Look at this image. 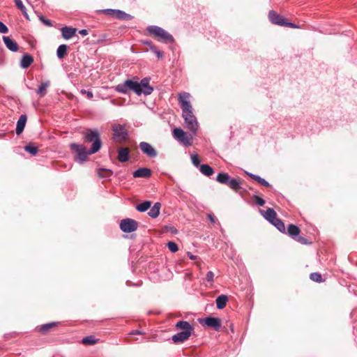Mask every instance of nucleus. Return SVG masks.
Segmentation results:
<instances>
[{
	"label": "nucleus",
	"instance_id": "obj_35",
	"mask_svg": "<svg viewBox=\"0 0 357 357\" xmlns=\"http://www.w3.org/2000/svg\"><path fill=\"white\" fill-rule=\"evenodd\" d=\"M310 280L316 282H321L324 281L322 279V275L319 273L317 272L312 273L310 275Z\"/></svg>",
	"mask_w": 357,
	"mask_h": 357
},
{
	"label": "nucleus",
	"instance_id": "obj_49",
	"mask_svg": "<svg viewBox=\"0 0 357 357\" xmlns=\"http://www.w3.org/2000/svg\"><path fill=\"white\" fill-rule=\"evenodd\" d=\"M145 333L144 332H142L140 331H138V330H135V331H131L129 335H144Z\"/></svg>",
	"mask_w": 357,
	"mask_h": 357
},
{
	"label": "nucleus",
	"instance_id": "obj_31",
	"mask_svg": "<svg viewBox=\"0 0 357 357\" xmlns=\"http://www.w3.org/2000/svg\"><path fill=\"white\" fill-rule=\"evenodd\" d=\"M97 341H98V339L96 338V337L94 335H89V336L84 337L82 340V344H84L85 345H93V344H96L97 342Z\"/></svg>",
	"mask_w": 357,
	"mask_h": 357
},
{
	"label": "nucleus",
	"instance_id": "obj_24",
	"mask_svg": "<svg viewBox=\"0 0 357 357\" xmlns=\"http://www.w3.org/2000/svg\"><path fill=\"white\" fill-rule=\"evenodd\" d=\"M50 81H45V82H43L40 85V86L37 91V94L40 97H44L47 93V89L50 86Z\"/></svg>",
	"mask_w": 357,
	"mask_h": 357
},
{
	"label": "nucleus",
	"instance_id": "obj_12",
	"mask_svg": "<svg viewBox=\"0 0 357 357\" xmlns=\"http://www.w3.org/2000/svg\"><path fill=\"white\" fill-rule=\"evenodd\" d=\"M137 221L130 218L123 219L120 222V229L126 233L135 231L137 230Z\"/></svg>",
	"mask_w": 357,
	"mask_h": 357
},
{
	"label": "nucleus",
	"instance_id": "obj_11",
	"mask_svg": "<svg viewBox=\"0 0 357 357\" xmlns=\"http://www.w3.org/2000/svg\"><path fill=\"white\" fill-rule=\"evenodd\" d=\"M199 322L202 325H206L216 331H219L221 328V320L219 318L208 317L204 319H200Z\"/></svg>",
	"mask_w": 357,
	"mask_h": 357
},
{
	"label": "nucleus",
	"instance_id": "obj_3",
	"mask_svg": "<svg viewBox=\"0 0 357 357\" xmlns=\"http://www.w3.org/2000/svg\"><path fill=\"white\" fill-rule=\"evenodd\" d=\"M175 328L180 331L172 337L173 342L176 344L182 343L187 340L194 331V327L186 321H179L175 325Z\"/></svg>",
	"mask_w": 357,
	"mask_h": 357
},
{
	"label": "nucleus",
	"instance_id": "obj_29",
	"mask_svg": "<svg viewBox=\"0 0 357 357\" xmlns=\"http://www.w3.org/2000/svg\"><path fill=\"white\" fill-rule=\"evenodd\" d=\"M271 224H273L280 231L286 233V228L284 222L279 218L274 220Z\"/></svg>",
	"mask_w": 357,
	"mask_h": 357
},
{
	"label": "nucleus",
	"instance_id": "obj_25",
	"mask_svg": "<svg viewBox=\"0 0 357 357\" xmlns=\"http://www.w3.org/2000/svg\"><path fill=\"white\" fill-rule=\"evenodd\" d=\"M199 170L204 175L210 176L213 174V169L207 164H202L199 167Z\"/></svg>",
	"mask_w": 357,
	"mask_h": 357
},
{
	"label": "nucleus",
	"instance_id": "obj_26",
	"mask_svg": "<svg viewBox=\"0 0 357 357\" xmlns=\"http://www.w3.org/2000/svg\"><path fill=\"white\" fill-rule=\"evenodd\" d=\"M114 17L123 20H131L133 18V17L130 14L120 10H116Z\"/></svg>",
	"mask_w": 357,
	"mask_h": 357
},
{
	"label": "nucleus",
	"instance_id": "obj_15",
	"mask_svg": "<svg viewBox=\"0 0 357 357\" xmlns=\"http://www.w3.org/2000/svg\"><path fill=\"white\" fill-rule=\"evenodd\" d=\"M132 175L135 178H148L151 176V170L147 167H142L135 170Z\"/></svg>",
	"mask_w": 357,
	"mask_h": 357
},
{
	"label": "nucleus",
	"instance_id": "obj_40",
	"mask_svg": "<svg viewBox=\"0 0 357 357\" xmlns=\"http://www.w3.org/2000/svg\"><path fill=\"white\" fill-rule=\"evenodd\" d=\"M191 160H192V164L195 166V167H198L199 166L200 167V160H199V158L197 155H191Z\"/></svg>",
	"mask_w": 357,
	"mask_h": 357
},
{
	"label": "nucleus",
	"instance_id": "obj_13",
	"mask_svg": "<svg viewBox=\"0 0 357 357\" xmlns=\"http://www.w3.org/2000/svg\"><path fill=\"white\" fill-rule=\"evenodd\" d=\"M139 148L143 153L149 158H155L157 156L156 150L148 142H142L139 143Z\"/></svg>",
	"mask_w": 357,
	"mask_h": 357
},
{
	"label": "nucleus",
	"instance_id": "obj_14",
	"mask_svg": "<svg viewBox=\"0 0 357 357\" xmlns=\"http://www.w3.org/2000/svg\"><path fill=\"white\" fill-rule=\"evenodd\" d=\"M3 41L6 47L11 52H16L19 50L17 43L9 36H3Z\"/></svg>",
	"mask_w": 357,
	"mask_h": 357
},
{
	"label": "nucleus",
	"instance_id": "obj_36",
	"mask_svg": "<svg viewBox=\"0 0 357 357\" xmlns=\"http://www.w3.org/2000/svg\"><path fill=\"white\" fill-rule=\"evenodd\" d=\"M24 150L28 153H31L32 155H36L38 151V149L37 146L31 144L26 145L24 147Z\"/></svg>",
	"mask_w": 357,
	"mask_h": 357
},
{
	"label": "nucleus",
	"instance_id": "obj_8",
	"mask_svg": "<svg viewBox=\"0 0 357 357\" xmlns=\"http://www.w3.org/2000/svg\"><path fill=\"white\" fill-rule=\"evenodd\" d=\"M172 135L179 143L185 146H190L192 144V135L187 134L181 128H174Z\"/></svg>",
	"mask_w": 357,
	"mask_h": 357
},
{
	"label": "nucleus",
	"instance_id": "obj_22",
	"mask_svg": "<svg viewBox=\"0 0 357 357\" xmlns=\"http://www.w3.org/2000/svg\"><path fill=\"white\" fill-rule=\"evenodd\" d=\"M161 208V204L159 202H156L154 204V205L151 208L150 211H149L148 214L150 217L152 218H157L160 214V211Z\"/></svg>",
	"mask_w": 357,
	"mask_h": 357
},
{
	"label": "nucleus",
	"instance_id": "obj_41",
	"mask_svg": "<svg viewBox=\"0 0 357 357\" xmlns=\"http://www.w3.org/2000/svg\"><path fill=\"white\" fill-rule=\"evenodd\" d=\"M154 54H155V55L157 56V57L158 59H161L163 57V52L159 50H158V48L155 46V47H151V50Z\"/></svg>",
	"mask_w": 357,
	"mask_h": 357
},
{
	"label": "nucleus",
	"instance_id": "obj_4",
	"mask_svg": "<svg viewBox=\"0 0 357 357\" xmlns=\"http://www.w3.org/2000/svg\"><path fill=\"white\" fill-rule=\"evenodd\" d=\"M146 31L151 35H153L158 41L168 43L174 41L173 36L162 28L151 25L146 28Z\"/></svg>",
	"mask_w": 357,
	"mask_h": 357
},
{
	"label": "nucleus",
	"instance_id": "obj_50",
	"mask_svg": "<svg viewBox=\"0 0 357 357\" xmlns=\"http://www.w3.org/2000/svg\"><path fill=\"white\" fill-rule=\"evenodd\" d=\"M187 255L188 257L191 259V260H195L197 259V256L192 255L191 252H187Z\"/></svg>",
	"mask_w": 357,
	"mask_h": 357
},
{
	"label": "nucleus",
	"instance_id": "obj_39",
	"mask_svg": "<svg viewBox=\"0 0 357 357\" xmlns=\"http://www.w3.org/2000/svg\"><path fill=\"white\" fill-rule=\"evenodd\" d=\"M252 199L255 201V203L260 206H263L265 204L264 199L257 195H254Z\"/></svg>",
	"mask_w": 357,
	"mask_h": 357
},
{
	"label": "nucleus",
	"instance_id": "obj_6",
	"mask_svg": "<svg viewBox=\"0 0 357 357\" xmlns=\"http://www.w3.org/2000/svg\"><path fill=\"white\" fill-rule=\"evenodd\" d=\"M71 151L75 154V160L79 162L83 163L87 160V156L94 153H90V149L86 151V148L81 144L72 143L70 144Z\"/></svg>",
	"mask_w": 357,
	"mask_h": 357
},
{
	"label": "nucleus",
	"instance_id": "obj_1",
	"mask_svg": "<svg viewBox=\"0 0 357 357\" xmlns=\"http://www.w3.org/2000/svg\"><path fill=\"white\" fill-rule=\"evenodd\" d=\"M190 95L187 92L178 93V100L182 109V116L184 119L186 128L190 130L192 135H195L198 130V123L192 112V107L190 102Z\"/></svg>",
	"mask_w": 357,
	"mask_h": 357
},
{
	"label": "nucleus",
	"instance_id": "obj_9",
	"mask_svg": "<svg viewBox=\"0 0 357 357\" xmlns=\"http://www.w3.org/2000/svg\"><path fill=\"white\" fill-rule=\"evenodd\" d=\"M300 232L301 230L299 227L293 224L289 225L287 230L286 231V233L294 240L298 241L301 244H307V240L305 238L299 236Z\"/></svg>",
	"mask_w": 357,
	"mask_h": 357
},
{
	"label": "nucleus",
	"instance_id": "obj_18",
	"mask_svg": "<svg viewBox=\"0 0 357 357\" xmlns=\"http://www.w3.org/2000/svg\"><path fill=\"white\" fill-rule=\"evenodd\" d=\"M26 120H27V117L25 114H22L17 122V126H16V133L17 135H20L24 129V127H25V125H26Z\"/></svg>",
	"mask_w": 357,
	"mask_h": 357
},
{
	"label": "nucleus",
	"instance_id": "obj_30",
	"mask_svg": "<svg viewBox=\"0 0 357 357\" xmlns=\"http://www.w3.org/2000/svg\"><path fill=\"white\" fill-rule=\"evenodd\" d=\"M68 46L66 45H61L56 50V55L58 58L63 59L67 54Z\"/></svg>",
	"mask_w": 357,
	"mask_h": 357
},
{
	"label": "nucleus",
	"instance_id": "obj_42",
	"mask_svg": "<svg viewBox=\"0 0 357 357\" xmlns=\"http://www.w3.org/2000/svg\"><path fill=\"white\" fill-rule=\"evenodd\" d=\"M39 19L45 25H46L47 26H52V23L51 20L47 19L43 15L39 16Z\"/></svg>",
	"mask_w": 357,
	"mask_h": 357
},
{
	"label": "nucleus",
	"instance_id": "obj_38",
	"mask_svg": "<svg viewBox=\"0 0 357 357\" xmlns=\"http://www.w3.org/2000/svg\"><path fill=\"white\" fill-rule=\"evenodd\" d=\"M167 248L172 252H176L178 250L177 244L172 241H170L167 243Z\"/></svg>",
	"mask_w": 357,
	"mask_h": 357
},
{
	"label": "nucleus",
	"instance_id": "obj_47",
	"mask_svg": "<svg viewBox=\"0 0 357 357\" xmlns=\"http://www.w3.org/2000/svg\"><path fill=\"white\" fill-rule=\"evenodd\" d=\"M142 43L144 45H148L149 47L150 50H151V47H155V45L153 44V43L151 40H142Z\"/></svg>",
	"mask_w": 357,
	"mask_h": 357
},
{
	"label": "nucleus",
	"instance_id": "obj_48",
	"mask_svg": "<svg viewBox=\"0 0 357 357\" xmlns=\"http://www.w3.org/2000/svg\"><path fill=\"white\" fill-rule=\"evenodd\" d=\"M207 217L208 218V220H210V222L213 224H215V222H216V218H215V216L213 215V214H211V213H208L207 215Z\"/></svg>",
	"mask_w": 357,
	"mask_h": 357
},
{
	"label": "nucleus",
	"instance_id": "obj_20",
	"mask_svg": "<svg viewBox=\"0 0 357 357\" xmlns=\"http://www.w3.org/2000/svg\"><path fill=\"white\" fill-rule=\"evenodd\" d=\"M261 212L264 217L271 223L277 218V213L273 208H268L264 213L262 211Z\"/></svg>",
	"mask_w": 357,
	"mask_h": 357
},
{
	"label": "nucleus",
	"instance_id": "obj_16",
	"mask_svg": "<svg viewBox=\"0 0 357 357\" xmlns=\"http://www.w3.org/2000/svg\"><path fill=\"white\" fill-rule=\"evenodd\" d=\"M77 31V29L70 26H63L61 29L62 37L65 40H69L73 38L75 35Z\"/></svg>",
	"mask_w": 357,
	"mask_h": 357
},
{
	"label": "nucleus",
	"instance_id": "obj_21",
	"mask_svg": "<svg viewBox=\"0 0 357 357\" xmlns=\"http://www.w3.org/2000/svg\"><path fill=\"white\" fill-rule=\"evenodd\" d=\"M227 185L236 192L241 188V183L240 180L231 177Z\"/></svg>",
	"mask_w": 357,
	"mask_h": 357
},
{
	"label": "nucleus",
	"instance_id": "obj_28",
	"mask_svg": "<svg viewBox=\"0 0 357 357\" xmlns=\"http://www.w3.org/2000/svg\"><path fill=\"white\" fill-rule=\"evenodd\" d=\"M228 301L227 296L225 295H220L216 298V306L218 309H223Z\"/></svg>",
	"mask_w": 357,
	"mask_h": 357
},
{
	"label": "nucleus",
	"instance_id": "obj_2",
	"mask_svg": "<svg viewBox=\"0 0 357 357\" xmlns=\"http://www.w3.org/2000/svg\"><path fill=\"white\" fill-rule=\"evenodd\" d=\"M116 91L123 94L128 93L129 91H132L137 95L142 93L150 95L153 89L149 84L146 79H143L140 83L132 79H127L123 83L119 84L115 87Z\"/></svg>",
	"mask_w": 357,
	"mask_h": 357
},
{
	"label": "nucleus",
	"instance_id": "obj_23",
	"mask_svg": "<svg viewBox=\"0 0 357 357\" xmlns=\"http://www.w3.org/2000/svg\"><path fill=\"white\" fill-rule=\"evenodd\" d=\"M246 174L249 177H250L251 178H252L253 180H255V181H257L261 185L265 186V187L270 186L269 183L268 181H266L264 178L260 177L259 176L252 174V173H248V172H247Z\"/></svg>",
	"mask_w": 357,
	"mask_h": 357
},
{
	"label": "nucleus",
	"instance_id": "obj_27",
	"mask_svg": "<svg viewBox=\"0 0 357 357\" xmlns=\"http://www.w3.org/2000/svg\"><path fill=\"white\" fill-rule=\"evenodd\" d=\"M230 178L231 176L227 173L222 172L218 174L216 181L221 184L227 185Z\"/></svg>",
	"mask_w": 357,
	"mask_h": 357
},
{
	"label": "nucleus",
	"instance_id": "obj_45",
	"mask_svg": "<svg viewBox=\"0 0 357 357\" xmlns=\"http://www.w3.org/2000/svg\"><path fill=\"white\" fill-rule=\"evenodd\" d=\"M116 10L114 9H105L101 10V12L114 17Z\"/></svg>",
	"mask_w": 357,
	"mask_h": 357
},
{
	"label": "nucleus",
	"instance_id": "obj_46",
	"mask_svg": "<svg viewBox=\"0 0 357 357\" xmlns=\"http://www.w3.org/2000/svg\"><path fill=\"white\" fill-rule=\"evenodd\" d=\"M81 93L83 94H86L89 98H92L93 97V94L91 91H86L85 89H82Z\"/></svg>",
	"mask_w": 357,
	"mask_h": 357
},
{
	"label": "nucleus",
	"instance_id": "obj_19",
	"mask_svg": "<svg viewBox=\"0 0 357 357\" xmlns=\"http://www.w3.org/2000/svg\"><path fill=\"white\" fill-rule=\"evenodd\" d=\"M33 62V58L31 55L26 54L22 56L21 61H20V66L22 68H29L32 63Z\"/></svg>",
	"mask_w": 357,
	"mask_h": 357
},
{
	"label": "nucleus",
	"instance_id": "obj_32",
	"mask_svg": "<svg viewBox=\"0 0 357 357\" xmlns=\"http://www.w3.org/2000/svg\"><path fill=\"white\" fill-rule=\"evenodd\" d=\"M112 174V172L107 169H99L98 171V176L102 178H108Z\"/></svg>",
	"mask_w": 357,
	"mask_h": 357
},
{
	"label": "nucleus",
	"instance_id": "obj_51",
	"mask_svg": "<svg viewBox=\"0 0 357 357\" xmlns=\"http://www.w3.org/2000/svg\"><path fill=\"white\" fill-rule=\"evenodd\" d=\"M79 33L82 35V36H86L88 34V31L86 29H82L79 31Z\"/></svg>",
	"mask_w": 357,
	"mask_h": 357
},
{
	"label": "nucleus",
	"instance_id": "obj_17",
	"mask_svg": "<svg viewBox=\"0 0 357 357\" xmlns=\"http://www.w3.org/2000/svg\"><path fill=\"white\" fill-rule=\"evenodd\" d=\"M130 150L127 147H121L118 150V160L121 162L129 160Z\"/></svg>",
	"mask_w": 357,
	"mask_h": 357
},
{
	"label": "nucleus",
	"instance_id": "obj_10",
	"mask_svg": "<svg viewBox=\"0 0 357 357\" xmlns=\"http://www.w3.org/2000/svg\"><path fill=\"white\" fill-rule=\"evenodd\" d=\"M114 131V139L118 142H123L126 141L128 137V131L126 130L125 126L118 124L114 125L112 127Z\"/></svg>",
	"mask_w": 357,
	"mask_h": 357
},
{
	"label": "nucleus",
	"instance_id": "obj_7",
	"mask_svg": "<svg viewBox=\"0 0 357 357\" xmlns=\"http://www.w3.org/2000/svg\"><path fill=\"white\" fill-rule=\"evenodd\" d=\"M268 19L271 23L279 26H287L290 28H298V26L287 22V19L283 16L278 14L274 10H270L268 13Z\"/></svg>",
	"mask_w": 357,
	"mask_h": 357
},
{
	"label": "nucleus",
	"instance_id": "obj_5",
	"mask_svg": "<svg viewBox=\"0 0 357 357\" xmlns=\"http://www.w3.org/2000/svg\"><path fill=\"white\" fill-rule=\"evenodd\" d=\"M84 139L87 142H92L90 153H97L101 148L102 142L99 132L97 130H88L84 133Z\"/></svg>",
	"mask_w": 357,
	"mask_h": 357
},
{
	"label": "nucleus",
	"instance_id": "obj_34",
	"mask_svg": "<svg viewBox=\"0 0 357 357\" xmlns=\"http://www.w3.org/2000/svg\"><path fill=\"white\" fill-rule=\"evenodd\" d=\"M56 323H55V322L45 324L42 325L39 330L41 333L45 334V333H47L48 331H50V330L51 328L56 326Z\"/></svg>",
	"mask_w": 357,
	"mask_h": 357
},
{
	"label": "nucleus",
	"instance_id": "obj_44",
	"mask_svg": "<svg viewBox=\"0 0 357 357\" xmlns=\"http://www.w3.org/2000/svg\"><path fill=\"white\" fill-rule=\"evenodd\" d=\"M214 278V273L212 271H208L206 273V279L208 282H212Z\"/></svg>",
	"mask_w": 357,
	"mask_h": 357
},
{
	"label": "nucleus",
	"instance_id": "obj_43",
	"mask_svg": "<svg viewBox=\"0 0 357 357\" xmlns=\"http://www.w3.org/2000/svg\"><path fill=\"white\" fill-rule=\"evenodd\" d=\"M8 31V27L2 22H0V33H6Z\"/></svg>",
	"mask_w": 357,
	"mask_h": 357
},
{
	"label": "nucleus",
	"instance_id": "obj_37",
	"mask_svg": "<svg viewBox=\"0 0 357 357\" xmlns=\"http://www.w3.org/2000/svg\"><path fill=\"white\" fill-rule=\"evenodd\" d=\"M15 1V5L17 6V7L22 12V13L24 14V15L28 18V16H27V13L26 12V8L25 6L23 5V3L21 0H14Z\"/></svg>",
	"mask_w": 357,
	"mask_h": 357
},
{
	"label": "nucleus",
	"instance_id": "obj_33",
	"mask_svg": "<svg viewBox=\"0 0 357 357\" xmlns=\"http://www.w3.org/2000/svg\"><path fill=\"white\" fill-rule=\"evenodd\" d=\"M151 202L150 201H145L139 204H137L136 206V208L140 212H145L151 207Z\"/></svg>",
	"mask_w": 357,
	"mask_h": 357
}]
</instances>
